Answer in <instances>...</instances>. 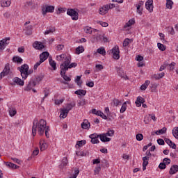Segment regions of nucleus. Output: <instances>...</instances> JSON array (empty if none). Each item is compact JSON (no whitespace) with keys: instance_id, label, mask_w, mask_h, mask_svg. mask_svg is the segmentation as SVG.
Masks as SVG:
<instances>
[{"instance_id":"f257e3e1","label":"nucleus","mask_w":178,"mask_h":178,"mask_svg":"<svg viewBox=\"0 0 178 178\" xmlns=\"http://www.w3.org/2000/svg\"><path fill=\"white\" fill-rule=\"evenodd\" d=\"M50 130L49 126H47V121H45L44 119H41L40 121H38V119L35 118L33 120L32 126V134L33 137L35 136L38 131L39 136H44V131L47 138H49V134L48 131H50Z\"/></svg>"},{"instance_id":"f03ea898","label":"nucleus","mask_w":178,"mask_h":178,"mask_svg":"<svg viewBox=\"0 0 178 178\" xmlns=\"http://www.w3.org/2000/svg\"><path fill=\"white\" fill-rule=\"evenodd\" d=\"M17 70H19L22 79L26 80L29 77V74L33 73V70L29 71V65L24 64L21 67H18Z\"/></svg>"},{"instance_id":"7ed1b4c3","label":"nucleus","mask_w":178,"mask_h":178,"mask_svg":"<svg viewBox=\"0 0 178 178\" xmlns=\"http://www.w3.org/2000/svg\"><path fill=\"white\" fill-rule=\"evenodd\" d=\"M71 60H72V58L68 59V61H64V63L60 65V68L63 69L65 72H67L69 69H72V67H76L77 66V63H72L70 64Z\"/></svg>"},{"instance_id":"20e7f679","label":"nucleus","mask_w":178,"mask_h":178,"mask_svg":"<svg viewBox=\"0 0 178 178\" xmlns=\"http://www.w3.org/2000/svg\"><path fill=\"white\" fill-rule=\"evenodd\" d=\"M67 15H68V16H71L73 20H79V13L73 8H68L67 10Z\"/></svg>"},{"instance_id":"39448f33","label":"nucleus","mask_w":178,"mask_h":178,"mask_svg":"<svg viewBox=\"0 0 178 178\" xmlns=\"http://www.w3.org/2000/svg\"><path fill=\"white\" fill-rule=\"evenodd\" d=\"M111 52L113 54V59H116L117 60L120 58V51H119V46H115L112 49Z\"/></svg>"},{"instance_id":"423d86ee","label":"nucleus","mask_w":178,"mask_h":178,"mask_svg":"<svg viewBox=\"0 0 178 178\" xmlns=\"http://www.w3.org/2000/svg\"><path fill=\"white\" fill-rule=\"evenodd\" d=\"M55 10V7L54 6H45L42 9V15H45L47 13H54Z\"/></svg>"},{"instance_id":"0eeeda50","label":"nucleus","mask_w":178,"mask_h":178,"mask_svg":"<svg viewBox=\"0 0 178 178\" xmlns=\"http://www.w3.org/2000/svg\"><path fill=\"white\" fill-rule=\"evenodd\" d=\"M9 41H10V38H6L1 40H0V49L3 50L8 45H9Z\"/></svg>"},{"instance_id":"6e6552de","label":"nucleus","mask_w":178,"mask_h":178,"mask_svg":"<svg viewBox=\"0 0 178 178\" xmlns=\"http://www.w3.org/2000/svg\"><path fill=\"white\" fill-rule=\"evenodd\" d=\"M70 56H67L66 54H61L60 56H56L57 60L59 62L62 60H65V62H67L70 59Z\"/></svg>"},{"instance_id":"1a4fd4ad","label":"nucleus","mask_w":178,"mask_h":178,"mask_svg":"<svg viewBox=\"0 0 178 178\" xmlns=\"http://www.w3.org/2000/svg\"><path fill=\"white\" fill-rule=\"evenodd\" d=\"M154 3L153 0H147V1L145 3V7L147 10H149V12H152L154 10Z\"/></svg>"},{"instance_id":"9d476101","label":"nucleus","mask_w":178,"mask_h":178,"mask_svg":"<svg viewBox=\"0 0 178 178\" xmlns=\"http://www.w3.org/2000/svg\"><path fill=\"white\" fill-rule=\"evenodd\" d=\"M116 72H117L118 76H120V77H122V79H124L125 80H129V76H127V75L124 74V72H123L122 70V68L116 67Z\"/></svg>"},{"instance_id":"9b49d317","label":"nucleus","mask_w":178,"mask_h":178,"mask_svg":"<svg viewBox=\"0 0 178 178\" xmlns=\"http://www.w3.org/2000/svg\"><path fill=\"white\" fill-rule=\"evenodd\" d=\"M36 83L33 82L31 79L29 82L26 86L24 88V91H31L33 90V87H35Z\"/></svg>"},{"instance_id":"f8f14e48","label":"nucleus","mask_w":178,"mask_h":178,"mask_svg":"<svg viewBox=\"0 0 178 178\" xmlns=\"http://www.w3.org/2000/svg\"><path fill=\"white\" fill-rule=\"evenodd\" d=\"M66 72L65 71V70H63V68H60V76L61 77H63V79H64L65 81H71L72 79L69 76H67V75H66Z\"/></svg>"},{"instance_id":"ddd939ff","label":"nucleus","mask_w":178,"mask_h":178,"mask_svg":"<svg viewBox=\"0 0 178 178\" xmlns=\"http://www.w3.org/2000/svg\"><path fill=\"white\" fill-rule=\"evenodd\" d=\"M48 56H49V53L48 51L42 52L40 55V60L42 63L45 62V60H47V59H48Z\"/></svg>"},{"instance_id":"4468645a","label":"nucleus","mask_w":178,"mask_h":178,"mask_svg":"<svg viewBox=\"0 0 178 178\" xmlns=\"http://www.w3.org/2000/svg\"><path fill=\"white\" fill-rule=\"evenodd\" d=\"M99 138H100V141L102 143H109L111 141V138L106 137V135L105 133L99 134Z\"/></svg>"},{"instance_id":"2eb2a0df","label":"nucleus","mask_w":178,"mask_h":178,"mask_svg":"<svg viewBox=\"0 0 178 178\" xmlns=\"http://www.w3.org/2000/svg\"><path fill=\"white\" fill-rule=\"evenodd\" d=\"M90 127H91V124L87 120H84L83 122L81 123V128L85 130H89Z\"/></svg>"},{"instance_id":"dca6fc26","label":"nucleus","mask_w":178,"mask_h":178,"mask_svg":"<svg viewBox=\"0 0 178 178\" xmlns=\"http://www.w3.org/2000/svg\"><path fill=\"white\" fill-rule=\"evenodd\" d=\"M144 102H145V99L143 98L141 96H139L137 97L135 104H136V106L138 108H140V106H141V104H144Z\"/></svg>"},{"instance_id":"f3484780","label":"nucleus","mask_w":178,"mask_h":178,"mask_svg":"<svg viewBox=\"0 0 178 178\" xmlns=\"http://www.w3.org/2000/svg\"><path fill=\"white\" fill-rule=\"evenodd\" d=\"M33 48H35V49H44V44H42V43L41 42H38V41H35L33 44Z\"/></svg>"},{"instance_id":"a211bd4d","label":"nucleus","mask_w":178,"mask_h":178,"mask_svg":"<svg viewBox=\"0 0 178 178\" xmlns=\"http://www.w3.org/2000/svg\"><path fill=\"white\" fill-rule=\"evenodd\" d=\"M164 140L166 144H168L170 148H172V149H176L177 145L175 144V143L172 142L170 139L165 138Z\"/></svg>"},{"instance_id":"6ab92c4d","label":"nucleus","mask_w":178,"mask_h":178,"mask_svg":"<svg viewBox=\"0 0 178 178\" xmlns=\"http://www.w3.org/2000/svg\"><path fill=\"white\" fill-rule=\"evenodd\" d=\"M44 79V75L42 74H40L38 75L35 79H31L33 83H36V86L40 83V81H42V79Z\"/></svg>"},{"instance_id":"aec40b11","label":"nucleus","mask_w":178,"mask_h":178,"mask_svg":"<svg viewBox=\"0 0 178 178\" xmlns=\"http://www.w3.org/2000/svg\"><path fill=\"white\" fill-rule=\"evenodd\" d=\"M177 172H178V165H173L170 168L169 173H170V175H175V173H177Z\"/></svg>"},{"instance_id":"412c9836","label":"nucleus","mask_w":178,"mask_h":178,"mask_svg":"<svg viewBox=\"0 0 178 178\" xmlns=\"http://www.w3.org/2000/svg\"><path fill=\"white\" fill-rule=\"evenodd\" d=\"M13 81H14V83H15L16 84H17V86H24V81L22 80L19 77H15Z\"/></svg>"},{"instance_id":"4be33fe9","label":"nucleus","mask_w":178,"mask_h":178,"mask_svg":"<svg viewBox=\"0 0 178 178\" xmlns=\"http://www.w3.org/2000/svg\"><path fill=\"white\" fill-rule=\"evenodd\" d=\"M84 31L86 34H92V33H97V31H98V30L97 29H93L90 27V26H86L84 28Z\"/></svg>"},{"instance_id":"5701e85b","label":"nucleus","mask_w":178,"mask_h":178,"mask_svg":"<svg viewBox=\"0 0 178 178\" xmlns=\"http://www.w3.org/2000/svg\"><path fill=\"white\" fill-rule=\"evenodd\" d=\"M165 76V72H161L160 74H154L152 75V79H154V80H159V79H162Z\"/></svg>"},{"instance_id":"b1692460","label":"nucleus","mask_w":178,"mask_h":178,"mask_svg":"<svg viewBox=\"0 0 178 178\" xmlns=\"http://www.w3.org/2000/svg\"><path fill=\"white\" fill-rule=\"evenodd\" d=\"M67 163H69V162L67 161V158H63L62 160V163L59 165L60 169H63L64 168H66V166H67Z\"/></svg>"},{"instance_id":"393cba45","label":"nucleus","mask_w":178,"mask_h":178,"mask_svg":"<svg viewBox=\"0 0 178 178\" xmlns=\"http://www.w3.org/2000/svg\"><path fill=\"white\" fill-rule=\"evenodd\" d=\"M13 62H14L15 63H19L20 65L23 63V58L19 57L18 56H15L13 58Z\"/></svg>"},{"instance_id":"a878e982","label":"nucleus","mask_w":178,"mask_h":178,"mask_svg":"<svg viewBox=\"0 0 178 178\" xmlns=\"http://www.w3.org/2000/svg\"><path fill=\"white\" fill-rule=\"evenodd\" d=\"M10 72V65L9 63L6 64L4 69L2 72L4 73L6 76L9 74Z\"/></svg>"},{"instance_id":"bb28decb","label":"nucleus","mask_w":178,"mask_h":178,"mask_svg":"<svg viewBox=\"0 0 178 178\" xmlns=\"http://www.w3.org/2000/svg\"><path fill=\"white\" fill-rule=\"evenodd\" d=\"M1 5L2 8H8L10 6V0H1Z\"/></svg>"},{"instance_id":"cd10ccee","label":"nucleus","mask_w":178,"mask_h":178,"mask_svg":"<svg viewBox=\"0 0 178 178\" xmlns=\"http://www.w3.org/2000/svg\"><path fill=\"white\" fill-rule=\"evenodd\" d=\"M74 94H76V95H80L82 97H84V95H86V94H87V90H83V89H79L77 90L74 92Z\"/></svg>"},{"instance_id":"c85d7f7f","label":"nucleus","mask_w":178,"mask_h":178,"mask_svg":"<svg viewBox=\"0 0 178 178\" xmlns=\"http://www.w3.org/2000/svg\"><path fill=\"white\" fill-rule=\"evenodd\" d=\"M127 104H130V102L127 101L123 103L120 110V113H124V112H126V109H127Z\"/></svg>"},{"instance_id":"c756f323","label":"nucleus","mask_w":178,"mask_h":178,"mask_svg":"<svg viewBox=\"0 0 178 178\" xmlns=\"http://www.w3.org/2000/svg\"><path fill=\"white\" fill-rule=\"evenodd\" d=\"M69 112L65 109H60V118H62L63 119H65V118L67 117V114Z\"/></svg>"},{"instance_id":"7c9ffc66","label":"nucleus","mask_w":178,"mask_h":178,"mask_svg":"<svg viewBox=\"0 0 178 178\" xmlns=\"http://www.w3.org/2000/svg\"><path fill=\"white\" fill-rule=\"evenodd\" d=\"M5 163L6 166H8V168H10L11 169H19V166L13 163L6 162Z\"/></svg>"},{"instance_id":"2f4dec72","label":"nucleus","mask_w":178,"mask_h":178,"mask_svg":"<svg viewBox=\"0 0 178 178\" xmlns=\"http://www.w3.org/2000/svg\"><path fill=\"white\" fill-rule=\"evenodd\" d=\"M75 51H76L75 54L76 55H80V54H83V52H84V47L79 46V47L76 48Z\"/></svg>"},{"instance_id":"473e14b6","label":"nucleus","mask_w":178,"mask_h":178,"mask_svg":"<svg viewBox=\"0 0 178 178\" xmlns=\"http://www.w3.org/2000/svg\"><path fill=\"white\" fill-rule=\"evenodd\" d=\"M97 53L105 56L106 55V51H105V47H100L97 49Z\"/></svg>"},{"instance_id":"72a5a7b5","label":"nucleus","mask_w":178,"mask_h":178,"mask_svg":"<svg viewBox=\"0 0 178 178\" xmlns=\"http://www.w3.org/2000/svg\"><path fill=\"white\" fill-rule=\"evenodd\" d=\"M74 106H76V103L75 102L67 104V106H66V108L65 109L69 113V111H72V109H73V108H74Z\"/></svg>"},{"instance_id":"f704fd0d","label":"nucleus","mask_w":178,"mask_h":178,"mask_svg":"<svg viewBox=\"0 0 178 178\" xmlns=\"http://www.w3.org/2000/svg\"><path fill=\"white\" fill-rule=\"evenodd\" d=\"M40 151H45V149H47V148H48V144H47V143L43 142L41 143V142L40 143Z\"/></svg>"},{"instance_id":"c9c22d12","label":"nucleus","mask_w":178,"mask_h":178,"mask_svg":"<svg viewBox=\"0 0 178 178\" xmlns=\"http://www.w3.org/2000/svg\"><path fill=\"white\" fill-rule=\"evenodd\" d=\"M149 80H147L145 81L144 84H143L141 86H140V90H147V88L148 87V86H149Z\"/></svg>"},{"instance_id":"e433bc0d","label":"nucleus","mask_w":178,"mask_h":178,"mask_svg":"<svg viewBox=\"0 0 178 178\" xmlns=\"http://www.w3.org/2000/svg\"><path fill=\"white\" fill-rule=\"evenodd\" d=\"M166 130H168L166 129V127H163L160 130H158L155 132V134H156L157 136H161V134H165V133H166Z\"/></svg>"},{"instance_id":"4c0bfd02","label":"nucleus","mask_w":178,"mask_h":178,"mask_svg":"<svg viewBox=\"0 0 178 178\" xmlns=\"http://www.w3.org/2000/svg\"><path fill=\"white\" fill-rule=\"evenodd\" d=\"M107 12L108 8H105V6H103V7L99 8V15H106Z\"/></svg>"},{"instance_id":"58836bf2","label":"nucleus","mask_w":178,"mask_h":178,"mask_svg":"<svg viewBox=\"0 0 178 178\" xmlns=\"http://www.w3.org/2000/svg\"><path fill=\"white\" fill-rule=\"evenodd\" d=\"M172 134L177 140H178V127H175L172 129Z\"/></svg>"},{"instance_id":"ea45409f","label":"nucleus","mask_w":178,"mask_h":178,"mask_svg":"<svg viewBox=\"0 0 178 178\" xmlns=\"http://www.w3.org/2000/svg\"><path fill=\"white\" fill-rule=\"evenodd\" d=\"M173 6V1L172 0L166 1V8L167 9H172Z\"/></svg>"},{"instance_id":"a19ab883","label":"nucleus","mask_w":178,"mask_h":178,"mask_svg":"<svg viewBox=\"0 0 178 178\" xmlns=\"http://www.w3.org/2000/svg\"><path fill=\"white\" fill-rule=\"evenodd\" d=\"M149 160V157L148 156H145L143 158V166H147L148 165V161Z\"/></svg>"},{"instance_id":"79ce46f5","label":"nucleus","mask_w":178,"mask_h":178,"mask_svg":"<svg viewBox=\"0 0 178 178\" xmlns=\"http://www.w3.org/2000/svg\"><path fill=\"white\" fill-rule=\"evenodd\" d=\"M49 65L53 67V70H56V63L52 59H49Z\"/></svg>"},{"instance_id":"37998d69","label":"nucleus","mask_w":178,"mask_h":178,"mask_svg":"<svg viewBox=\"0 0 178 178\" xmlns=\"http://www.w3.org/2000/svg\"><path fill=\"white\" fill-rule=\"evenodd\" d=\"M92 113L93 115H97V116H101L102 115V111H97V109L93 108V109H92Z\"/></svg>"},{"instance_id":"c03bdc74","label":"nucleus","mask_w":178,"mask_h":178,"mask_svg":"<svg viewBox=\"0 0 178 178\" xmlns=\"http://www.w3.org/2000/svg\"><path fill=\"white\" fill-rule=\"evenodd\" d=\"M32 30H33V26H28L26 27V34H27V35H31L32 34Z\"/></svg>"},{"instance_id":"a18cd8bd","label":"nucleus","mask_w":178,"mask_h":178,"mask_svg":"<svg viewBox=\"0 0 178 178\" xmlns=\"http://www.w3.org/2000/svg\"><path fill=\"white\" fill-rule=\"evenodd\" d=\"M78 106H84L86 105V99H81V100L77 101Z\"/></svg>"},{"instance_id":"49530a36","label":"nucleus","mask_w":178,"mask_h":178,"mask_svg":"<svg viewBox=\"0 0 178 178\" xmlns=\"http://www.w3.org/2000/svg\"><path fill=\"white\" fill-rule=\"evenodd\" d=\"M135 23L134 19H130L124 26V29L127 27H130L131 26H133V24Z\"/></svg>"},{"instance_id":"de8ad7c7","label":"nucleus","mask_w":178,"mask_h":178,"mask_svg":"<svg viewBox=\"0 0 178 178\" xmlns=\"http://www.w3.org/2000/svg\"><path fill=\"white\" fill-rule=\"evenodd\" d=\"M86 140H82L81 141H77L76 147H77V145H78V147H83V145H86Z\"/></svg>"},{"instance_id":"09e8293b","label":"nucleus","mask_w":178,"mask_h":178,"mask_svg":"<svg viewBox=\"0 0 178 178\" xmlns=\"http://www.w3.org/2000/svg\"><path fill=\"white\" fill-rule=\"evenodd\" d=\"M52 33H55V28H50L48 30H47L45 32H44V35H47V34H51Z\"/></svg>"},{"instance_id":"8fccbe9b","label":"nucleus","mask_w":178,"mask_h":178,"mask_svg":"<svg viewBox=\"0 0 178 178\" xmlns=\"http://www.w3.org/2000/svg\"><path fill=\"white\" fill-rule=\"evenodd\" d=\"M104 134H106V137H113V136L115 134V131L110 130V131H108V132L104 133Z\"/></svg>"},{"instance_id":"3c124183","label":"nucleus","mask_w":178,"mask_h":178,"mask_svg":"<svg viewBox=\"0 0 178 178\" xmlns=\"http://www.w3.org/2000/svg\"><path fill=\"white\" fill-rule=\"evenodd\" d=\"M94 40H95L97 42L101 41L102 40V35H101V34L95 35Z\"/></svg>"},{"instance_id":"603ef678","label":"nucleus","mask_w":178,"mask_h":178,"mask_svg":"<svg viewBox=\"0 0 178 178\" xmlns=\"http://www.w3.org/2000/svg\"><path fill=\"white\" fill-rule=\"evenodd\" d=\"M157 47L160 51H165L166 49V47H165L162 43H158Z\"/></svg>"},{"instance_id":"864d4df0","label":"nucleus","mask_w":178,"mask_h":178,"mask_svg":"<svg viewBox=\"0 0 178 178\" xmlns=\"http://www.w3.org/2000/svg\"><path fill=\"white\" fill-rule=\"evenodd\" d=\"M143 138H144V136H143L142 134H136V140H137V141H142V140Z\"/></svg>"},{"instance_id":"5fc2aeb1","label":"nucleus","mask_w":178,"mask_h":178,"mask_svg":"<svg viewBox=\"0 0 178 178\" xmlns=\"http://www.w3.org/2000/svg\"><path fill=\"white\" fill-rule=\"evenodd\" d=\"M113 102L115 106H119V105H122V102L119 101V99H114Z\"/></svg>"},{"instance_id":"6e6d98bb","label":"nucleus","mask_w":178,"mask_h":178,"mask_svg":"<svg viewBox=\"0 0 178 178\" xmlns=\"http://www.w3.org/2000/svg\"><path fill=\"white\" fill-rule=\"evenodd\" d=\"M105 8L107 9V10H109V9H113L115 8V4L110 3L105 5Z\"/></svg>"},{"instance_id":"4d7b16f0","label":"nucleus","mask_w":178,"mask_h":178,"mask_svg":"<svg viewBox=\"0 0 178 178\" xmlns=\"http://www.w3.org/2000/svg\"><path fill=\"white\" fill-rule=\"evenodd\" d=\"M99 172H101V166L95 167L94 170L95 175H99Z\"/></svg>"},{"instance_id":"13d9d810","label":"nucleus","mask_w":178,"mask_h":178,"mask_svg":"<svg viewBox=\"0 0 178 178\" xmlns=\"http://www.w3.org/2000/svg\"><path fill=\"white\" fill-rule=\"evenodd\" d=\"M159 168L161 170H163V169H166V163H160V164L159 165Z\"/></svg>"},{"instance_id":"bf43d9fd","label":"nucleus","mask_w":178,"mask_h":178,"mask_svg":"<svg viewBox=\"0 0 178 178\" xmlns=\"http://www.w3.org/2000/svg\"><path fill=\"white\" fill-rule=\"evenodd\" d=\"M76 155H77V156H86V154L83 151L76 152Z\"/></svg>"},{"instance_id":"052dcab7","label":"nucleus","mask_w":178,"mask_h":178,"mask_svg":"<svg viewBox=\"0 0 178 178\" xmlns=\"http://www.w3.org/2000/svg\"><path fill=\"white\" fill-rule=\"evenodd\" d=\"M65 12H66V8H58L57 15H60V13H65Z\"/></svg>"},{"instance_id":"680f3d73","label":"nucleus","mask_w":178,"mask_h":178,"mask_svg":"<svg viewBox=\"0 0 178 178\" xmlns=\"http://www.w3.org/2000/svg\"><path fill=\"white\" fill-rule=\"evenodd\" d=\"M130 44V39L126 38L123 42V47H127Z\"/></svg>"},{"instance_id":"e2e57ef3","label":"nucleus","mask_w":178,"mask_h":178,"mask_svg":"<svg viewBox=\"0 0 178 178\" xmlns=\"http://www.w3.org/2000/svg\"><path fill=\"white\" fill-rule=\"evenodd\" d=\"M90 142L92 144H99V140L97 139V138H91Z\"/></svg>"},{"instance_id":"0e129e2a","label":"nucleus","mask_w":178,"mask_h":178,"mask_svg":"<svg viewBox=\"0 0 178 178\" xmlns=\"http://www.w3.org/2000/svg\"><path fill=\"white\" fill-rule=\"evenodd\" d=\"M63 101H65V99H56L55 104H56V105H60V104H63Z\"/></svg>"},{"instance_id":"69168bd1","label":"nucleus","mask_w":178,"mask_h":178,"mask_svg":"<svg viewBox=\"0 0 178 178\" xmlns=\"http://www.w3.org/2000/svg\"><path fill=\"white\" fill-rule=\"evenodd\" d=\"M90 138H99V134H97V133H94L89 136Z\"/></svg>"},{"instance_id":"338daca9","label":"nucleus","mask_w":178,"mask_h":178,"mask_svg":"<svg viewBox=\"0 0 178 178\" xmlns=\"http://www.w3.org/2000/svg\"><path fill=\"white\" fill-rule=\"evenodd\" d=\"M157 144H159V145H165V140H163V139H158L157 140Z\"/></svg>"},{"instance_id":"774afa93","label":"nucleus","mask_w":178,"mask_h":178,"mask_svg":"<svg viewBox=\"0 0 178 178\" xmlns=\"http://www.w3.org/2000/svg\"><path fill=\"white\" fill-rule=\"evenodd\" d=\"M168 31L170 34H172V35H173V34H175V29H173V27H170V26L168 27Z\"/></svg>"}]
</instances>
